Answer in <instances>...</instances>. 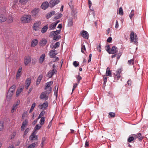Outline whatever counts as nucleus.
<instances>
[{
	"instance_id": "2eb2a0df",
	"label": "nucleus",
	"mask_w": 148,
	"mask_h": 148,
	"mask_svg": "<svg viewBox=\"0 0 148 148\" xmlns=\"http://www.w3.org/2000/svg\"><path fill=\"white\" fill-rule=\"evenodd\" d=\"M38 43V41L37 39H35L32 40L31 42V46L34 47L36 46Z\"/></svg>"
},
{
	"instance_id": "338daca9",
	"label": "nucleus",
	"mask_w": 148,
	"mask_h": 148,
	"mask_svg": "<svg viewBox=\"0 0 148 148\" xmlns=\"http://www.w3.org/2000/svg\"><path fill=\"white\" fill-rule=\"evenodd\" d=\"M91 57H92V54H90L89 55V59H88V62H90L91 61Z\"/></svg>"
},
{
	"instance_id": "5fc2aeb1",
	"label": "nucleus",
	"mask_w": 148,
	"mask_h": 148,
	"mask_svg": "<svg viewBox=\"0 0 148 148\" xmlns=\"http://www.w3.org/2000/svg\"><path fill=\"white\" fill-rule=\"evenodd\" d=\"M134 140V138L133 137H130L129 138L128 141L129 142H130Z\"/></svg>"
},
{
	"instance_id": "f257e3e1",
	"label": "nucleus",
	"mask_w": 148,
	"mask_h": 148,
	"mask_svg": "<svg viewBox=\"0 0 148 148\" xmlns=\"http://www.w3.org/2000/svg\"><path fill=\"white\" fill-rule=\"evenodd\" d=\"M21 20L24 23H29L32 20L31 16L29 14L24 15L21 18Z\"/></svg>"
},
{
	"instance_id": "bb28decb",
	"label": "nucleus",
	"mask_w": 148,
	"mask_h": 148,
	"mask_svg": "<svg viewBox=\"0 0 148 148\" xmlns=\"http://www.w3.org/2000/svg\"><path fill=\"white\" fill-rule=\"evenodd\" d=\"M71 10H72V14L73 16H74V17L75 16V15H76L77 14V12L75 9H74L73 8H71Z\"/></svg>"
},
{
	"instance_id": "680f3d73",
	"label": "nucleus",
	"mask_w": 148,
	"mask_h": 148,
	"mask_svg": "<svg viewBox=\"0 0 148 148\" xmlns=\"http://www.w3.org/2000/svg\"><path fill=\"white\" fill-rule=\"evenodd\" d=\"M15 88H16V86H15V85H13L10 88V89H11V90H15Z\"/></svg>"
},
{
	"instance_id": "f3484780",
	"label": "nucleus",
	"mask_w": 148,
	"mask_h": 148,
	"mask_svg": "<svg viewBox=\"0 0 148 148\" xmlns=\"http://www.w3.org/2000/svg\"><path fill=\"white\" fill-rule=\"evenodd\" d=\"M6 17L3 14H0V23L5 22L6 20Z\"/></svg>"
},
{
	"instance_id": "e2e57ef3",
	"label": "nucleus",
	"mask_w": 148,
	"mask_h": 148,
	"mask_svg": "<svg viewBox=\"0 0 148 148\" xmlns=\"http://www.w3.org/2000/svg\"><path fill=\"white\" fill-rule=\"evenodd\" d=\"M77 85V84H74L73 86V88L72 91H73L76 88Z\"/></svg>"
},
{
	"instance_id": "ddd939ff",
	"label": "nucleus",
	"mask_w": 148,
	"mask_h": 148,
	"mask_svg": "<svg viewBox=\"0 0 148 148\" xmlns=\"http://www.w3.org/2000/svg\"><path fill=\"white\" fill-rule=\"evenodd\" d=\"M39 12V9L38 8H35L33 10L31 13L33 16H36L37 15Z\"/></svg>"
},
{
	"instance_id": "bf43d9fd",
	"label": "nucleus",
	"mask_w": 148,
	"mask_h": 148,
	"mask_svg": "<svg viewBox=\"0 0 148 148\" xmlns=\"http://www.w3.org/2000/svg\"><path fill=\"white\" fill-rule=\"evenodd\" d=\"M16 134V133L15 132L13 133L11 135V139H12L14 138L15 135Z\"/></svg>"
},
{
	"instance_id": "0e129e2a",
	"label": "nucleus",
	"mask_w": 148,
	"mask_h": 148,
	"mask_svg": "<svg viewBox=\"0 0 148 148\" xmlns=\"http://www.w3.org/2000/svg\"><path fill=\"white\" fill-rule=\"evenodd\" d=\"M112 38L111 37H109L108 38L107 40V41L108 42H110L112 41Z\"/></svg>"
},
{
	"instance_id": "e433bc0d",
	"label": "nucleus",
	"mask_w": 148,
	"mask_h": 148,
	"mask_svg": "<svg viewBox=\"0 0 148 148\" xmlns=\"http://www.w3.org/2000/svg\"><path fill=\"white\" fill-rule=\"evenodd\" d=\"M22 90L23 88H21L20 89H18L16 92V96L18 95L22 91Z\"/></svg>"
},
{
	"instance_id": "4468645a",
	"label": "nucleus",
	"mask_w": 148,
	"mask_h": 148,
	"mask_svg": "<svg viewBox=\"0 0 148 148\" xmlns=\"http://www.w3.org/2000/svg\"><path fill=\"white\" fill-rule=\"evenodd\" d=\"M27 123L28 120H25L23 122L22 125L21 127V130L22 131L24 130L25 128L27 125Z\"/></svg>"
},
{
	"instance_id": "052dcab7",
	"label": "nucleus",
	"mask_w": 148,
	"mask_h": 148,
	"mask_svg": "<svg viewBox=\"0 0 148 148\" xmlns=\"http://www.w3.org/2000/svg\"><path fill=\"white\" fill-rule=\"evenodd\" d=\"M77 78V82L79 83L80 80L82 79V77L81 76H80L79 75H78Z\"/></svg>"
},
{
	"instance_id": "2f4dec72",
	"label": "nucleus",
	"mask_w": 148,
	"mask_h": 148,
	"mask_svg": "<svg viewBox=\"0 0 148 148\" xmlns=\"http://www.w3.org/2000/svg\"><path fill=\"white\" fill-rule=\"evenodd\" d=\"M38 143H33L32 144L30 145L27 147V148H34L35 146L37 145Z\"/></svg>"
},
{
	"instance_id": "a19ab883",
	"label": "nucleus",
	"mask_w": 148,
	"mask_h": 148,
	"mask_svg": "<svg viewBox=\"0 0 148 148\" xmlns=\"http://www.w3.org/2000/svg\"><path fill=\"white\" fill-rule=\"evenodd\" d=\"M55 15H56V16L55 17V18L56 19H58L60 18L62 16V14L60 13L56 14Z\"/></svg>"
},
{
	"instance_id": "aec40b11",
	"label": "nucleus",
	"mask_w": 148,
	"mask_h": 148,
	"mask_svg": "<svg viewBox=\"0 0 148 148\" xmlns=\"http://www.w3.org/2000/svg\"><path fill=\"white\" fill-rule=\"evenodd\" d=\"M117 52V48L115 46L113 47L111 50V53L113 54Z\"/></svg>"
},
{
	"instance_id": "b1692460",
	"label": "nucleus",
	"mask_w": 148,
	"mask_h": 148,
	"mask_svg": "<svg viewBox=\"0 0 148 148\" xmlns=\"http://www.w3.org/2000/svg\"><path fill=\"white\" fill-rule=\"evenodd\" d=\"M48 28L47 25L44 26L41 29V32L42 33H45L46 32Z\"/></svg>"
},
{
	"instance_id": "79ce46f5",
	"label": "nucleus",
	"mask_w": 148,
	"mask_h": 148,
	"mask_svg": "<svg viewBox=\"0 0 148 148\" xmlns=\"http://www.w3.org/2000/svg\"><path fill=\"white\" fill-rule=\"evenodd\" d=\"M137 138H138L139 140H142L143 139V137L141 136V133H139L136 135Z\"/></svg>"
},
{
	"instance_id": "20e7f679",
	"label": "nucleus",
	"mask_w": 148,
	"mask_h": 148,
	"mask_svg": "<svg viewBox=\"0 0 148 148\" xmlns=\"http://www.w3.org/2000/svg\"><path fill=\"white\" fill-rule=\"evenodd\" d=\"M53 82L52 81L48 82L46 83V85L45 89L47 90V93H50L51 91V86L53 84Z\"/></svg>"
},
{
	"instance_id": "c756f323",
	"label": "nucleus",
	"mask_w": 148,
	"mask_h": 148,
	"mask_svg": "<svg viewBox=\"0 0 148 148\" xmlns=\"http://www.w3.org/2000/svg\"><path fill=\"white\" fill-rule=\"evenodd\" d=\"M45 119V117H41L40 122V124L41 125H43L44 124Z\"/></svg>"
},
{
	"instance_id": "9b49d317",
	"label": "nucleus",
	"mask_w": 148,
	"mask_h": 148,
	"mask_svg": "<svg viewBox=\"0 0 148 148\" xmlns=\"http://www.w3.org/2000/svg\"><path fill=\"white\" fill-rule=\"evenodd\" d=\"M57 54V51L53 49L50 51L49 55L50 58H53Z\"/></svg>"
},
{
	"instance_id": "7c9ffc66",
	"label": "nucleus",
	"mask_w": 148,
	"mask_h": 148,
	"mask_svg": "<svg viewBox=\"0 0 148 148\" xmlns=\"http://www.w3.org/2000/svg\"><path fill=\"white\" fill-rule=\"evenodd\" d=\"M28 0H19V2L21 4L25 5L28 1Z\"/></svg>"
},
{
	"instance_id": "09e8293b",
	"label": "nucleus",
	"mask_w": 148,
	"mask_h": 148,
	"mask_svg": "<svg viewBox=\"0 0 148 148\" xmlns=\"http://www.w3.org/2000/svg\"><path fill=\"white\" fill-rule=\"evenodd\" d=\"M106 75H104L103 76V81L104 84H105L106 83V82H107V77H106Z\"/></svg>"
},
{
	"instance_id": "5701e85b",
	"label": "nucleus",
	"mask_w": 148,
	"mask_h": 148,
	"mask_svg": "<svg viewBox=\"0 0 148 148\" xmlns=\"http://www.w3.org/2000/svg\"><path fill=\"white\" fill-rule=\"evenodd\" d=\"M31 82V79L30 78L27 79L26 80L25 83L26 85V88L27 89L29 86Z\"/></svg>"
},
{
	"instance_id": "3c124183",
	"label": "nucleus",
	"mask_w": 148,
	"mask_h": 148,
	"mask_svg": "<svg viewBox=\"0 0 148 148\" xmlns=\"http://www.w3.org/2000/svg\"><path fill=\"white\" fill-rule=\"evenodd\" d=\"M73 64L75 67H76L78 66L79 63L76 61H75L73 62Z\"/></svg>"
},
{
	"instance_id": "de8ad7c7",
	"label": "nucleus",
	"mask_w": 148,
	"mask_h": 148,
	"mask_svg": "<svg viewBox=\"0 0 148 148\" xmlns=\"http://www.w3.org/2000/svg\"><path fill=\"white\" fill-rule=\"evenodd\" d=\"M41 127V125H39L37 124L36 125L35 127L34 130H39Z\"/></svg>"
},
{
	"instance_id": "4be33fe9",
	"label": "nucleus",
	"mask_w": 148,
	"mask_h": 148,
	"mask_svg": "<svg viewBox=\"0 0 148 148\" xmlns=\"http://www.w3.org/2000/svg\"><path fill=\"white\" fill-rule=\"evenodd\" d=\"M45 55L43 54L40 57L39 62L40 63L42 64L45 59Z\"/></svg>"
},
{
	"instance_id": "774afa93",
	"label": "nucleus",
	"mask_w": 148,
	"mask_h": 148,
	"mask_svg": "<svg viewBox=\"0 0 148 148\" xmlns=\"http://www.w3.org/2000/svg\"><path fill=\"white\" fill-rule=\"evenodd\" d=\"M29 128L26 129L24 132V135H26L29 132Z\"/></svg>"
},
{
	"instance_id": "dca6fc26",
	"label": "nucleus",
	"mask_w": 148,
	"mask_h": 148,
	"mask_svg": "<svg viewBox=\"0 0 148 148\" xmlns=\"http://www.w3.org/2000/svg\"><path fill=\"white\" fill-rule=\"evenodd\" d=\"M49 6V3L47 2H45L43 3L41 5V8L44 10L46 9Z\"/></svg>"
},
{
	"instance_id": "cd10ccee",
	"label": "nucleus",
	"mask_w": 148,
	"mask_h": 148,
	"mask_svg": "<svg viewBox=\"0 0 148 148\" xmlns=\"http://www.w3.org/2000/svg\"><path fill=\"white\" fill-rule=\"evenodd\" d=\"M55 13V12L54 11H53L49 13L47 15V18H49L51 17L52 15H54Z\"/></svg>"
},
{
	"instance_id": "f704fd0d",
	"label": "nucleus",
	"mask_w": 148,
	"mask_h": 148,
	"mask_svg": "<svg viewBox=\"0 0 148 148\" xmlns=\"http://www.w3.org/2000/svg\"><path fill=\"white\" fill-rule=\"evenodd\" d=\"M35 134L34 132L32 135H31L29 137V140H34V137L35 136Z\"/></svg>"
},
{
	"instance_id": "473e14b6",
	"label": "nucleus",
	"mask_w": 148,
	"mask_h": 148,
	"mask_svg": "<svg viewBox=\"0 0 148 148\" xmlns=\"http://www.w3.org/2000/svg\"><path fill=\"white\" fill-rule=\"evenodd\" d=\"M43 77V76L42 75H40L38 77V79L37 80V83H36L37 84H38L40 82L41 79H42Z\"/></svg>"
},
{
	"instance_id": "c9c22d12",
	"label": "nucleus",
	"mask_w": 148,
	"mask_h": 148,
	"mask_svg": "<svg viewBox=\"0 0 148 148\" xmlns=\"http://www.w3.org/2000/svg\"><path fill=\"white\" fill-rule=\"evenodd\" d=\"M134 10H132L130 13L129 17L131 19H132L134 16Z\"/></svg>"
},
{
	"instance_id": "4d7b16f0",
	"label": "nucleus",
	"mask_w": 148,
	"mask_h": 148,
	"mask_svg": "<svg viewBox=\"0 0 148 148\" xmlns=\"http://www.w3.org/2000/svg\"><path fill=\"white\" fill-rule=\"evenodd\" d=\"M59 60V58L58 57H55L52 60L53 62H55L56 61H58Z\"/></svg>"
},
{
	"instance_id": "1a4fd4ad",
	"label": "nucleus",
	"mask_w": 148,
	"mask_h": 148,
	"mask_svg": "<svg viewBox=\"0 0 148 148\" xmlns=\"http://www.w3.org/2000/svg\"><path fill=\"white\" fill-rule=\"evenodd\" d=\"M48 102L45 101L43 104L39 105L38 107L40 109H45L46 108L48 107Z\"/></svg>"
},
{
	"instance_id": "6e6d98bb",
	"label": "nucleus",
	"mask_w": 148,
	"mask_h": 148,
	"mask_svg": "<svg viewBox=\"0 0 148 148\" xmlns=\"http://www.w3.org/2000/svg\"><path fill=\"white\" fill-rule=\"evenodd\" d=\"M55 36H56V35L55 34L54 32L52 31L50 33L49 36L50 37H52L53 36H54V37Z\"/></svg>"
},
{
	"instance_id": "c03bdc74",
	"label": "nucleus",
	"mask_w": 148,
	"mask_h": 148,
	"mask_svg": "<svg viewBox=\"0 0 148 148\" xmlns=\"http://www.w3.org/2000/svg\"><path fill=\"white\" fill-rule=\"evenodd\" d=\"M128 63L129 65H133L134 64V60L133 59H132L130 60H128Z\"/></svg>"
},
{
	"instance_id": "864d4df0",
	"label": "nucleus",
	"mask_w": 148,
	"mask_h": 148,
	"mask_svg": "<svg viewBox=\"0 0 148 148\" xmlns=\"http://www.w3.org/2000/svg\"><path fill=\"white\" fill-rule=\"evenodd\" d=\"M61 30H57L56 31H54L55 33V34L56 35H57V34H59Z\"/></svg>"
},
{
	"instance_id": "393cba45",
	"label": "nucleus",
	"mask_w": 148,
	"mask_h": 148,
	"mask_svg": "<svg viewBox=\"0 0 148 148\" xmlns=\"http://www.w3.org/2000/svg\"><path fill=\"white\" fill-rule=\"evenodd\" d=\"M56 25L54 22L51 24L49 27L50 30H53L54 29Z\"/></svg>"
},
{
	"instance_id": "a211bd4d",
	"label": "nucleus",
	"mask_w": 148,
	"mask_h": 148,
	"mask_svg": "<svg viewBox=\"0 0 148 148\" xmlns=\"http://www.w3.org/2000/svg\"><path fill=\"white\" fill-rule=\"evenodd\" d=\"M60 45V43L59 42H56L55 45L52 44L50 45V47L52 49H56L59 47Z\"/></svg>"
},
{
	"instance_id": "423d86ee",
	"label": "nucleus",
	"mask_w": 148,
	"mask_h": 148,
	"mask_svg": "<svg viewBox=\"0 0 148 148\" xmlns=\"http://www.w3.org/2000/svg\"><path fill=\"white\" fill-rule=\"evenodd\" d=\"M56 72L57 71L55 69H53L52 70H51L49 71L47 75V76L49 78H50L54 75L56 74Z\"/></svg>"
},
{
	"instance_id": "37998d69",
	"label": "nucleus",
	"mask_w": 148,
	"mask_h": 148,
	"mask_svg": "<svg viewBox=\"0 0 148 148\" xmlns=\"http://www.w3.org/2000/svg\"><path fill=\"white\" fill-rule=\"evenodd\" d=\"M84 51H86V48L85 46L83 45H82L81 46V52L82 53H84Z\"/></svg>"
},
{
	"instance_id": "a878e982",
	"label": "nucleus",
	"mask_w": 148,
	"mask_h": 148,
	"mask_svg": "<svg viewBox=\"0 0 148 148\" xmlns=\"http://www.w3.org/2000/svg\"><path fill=\"white\" fill-rule=\"evenodd\" d=\"M13 93H11V92L8 91L6 96V98L7 99L10 100L11 99V97L13 95Z\"/></svg>"
},
{
	"instance_id": "f03ea898",
	"label": "nucleus",
	"mask_w": 148,
	"mask_h": 148,
	"mask_svg": "<svg viewBox=\"0 0 148 148\" xmlns=\"http://www.w3.org/2000/svg\"><path fill=\"white\" fill-rule=\"evenodd\" d=\"M130 38L131 42L134 43V44L137 45L138 43L137 36L136 34H134L133 32H131Z\"/></svg>"
},
{
	"instance_id": "412c9836",
	"label": "nucleus",
	"mask_w": 148,
	"mask_h": 148,
	"mask_svg": "<svg viewBox=\"0 0 148 148\" xmlns=\"http://www.w3.org/2000/svg\"><path fill=\"white\" fill-rule=\"evenodd\" d=\"M112 72L109 67L107 68L106 73V75L107 76H111Z\"/></svg>"
},
{
	"instance_id": "13d9d810",
	"label": "nucleus",
	"mask_w": 148,
	"mask_h": 148,
	"mask_svg": "<svg viewBox=\"0 0 148 148\" xmlns=\"http://www.w3.org/2000/svg\"><path fill=\"white\" fill-rule=\"evenodd\" d=\"M121 72V71L120 69H118L116 72V74L120 75V73Z\"/></svg>"
},
{
	"instance_id": "f8f14e48",
	"label": "nucleus",
	"mask_w": 148,
	"mask_h": 148,
	"mask_svg": "<svg viewBox=\"0 0 148 148\" xmlns=\"http://www.w3.org/2000/svg\"><path fill=\"white\" fill-rule=\"evenodd\" d=\"M31 58L30 56H27L25 58L24 63L25 65H27L31 61Z\"/></svg>"
},
{
	"instance_id": "6e6552de",
	"label": "nucleus",
	"mask_w": 148,
	"mask_h": 148,
	"mask_svg": "<svg viewBox=\"0 0 148 148\" xmlns=\"http://www.w3.org/2000/svg\"><path fill=\"white\" fill-rule=\"evenodd\" d=\"M59 0H51L49 2V6L52 8L59 2Z\"/></svg>"
},
{
	"instance_id": "ea45409f",
	"label": "nucleus",
	"mask_w": 148,
	"mask_h": 148,
	"mask_svg": "<svg viewBox=\"0 0 148 148\" xmlns=\"http://www.w3.org/2000/svg\"><path fill=\"white\" fill-rule=\"evenodd\" d=\"M3 129V123L2 121H0V131L2 130Z\"/></svg>"
},
{
	"instance_id": "72a5a7b5",
	"label": "nucleus",
	"mask_w": 148,
	"mask_h": 148,
	"mask_svg": "<svg viewBox=\"0 0 148 148\" xmlns=\"http://www.w3.org/2000/svg\"><path fill=\"white\" fill-rule=\"evenodd\" d=\"M36 106V103H34L31 108L30 109V111H29V113H31L34 110V107H35Z\"/></svg>"
},
{
	"instance_id": "6ab92c4d",
	"label": "nucleus",
	"mask_w": 148,
	"mask_h": 148,
	"mask_svg": "<svg viewBox=\"0 0 148 148\" xmlns=\"http://www.w3.org/2000/svg\"><path fill=\"white\" fill-rule=\"evenodd\" d=\"M73 18L71 17H70L68 20V25L69 27H71L73 25Z\"/></svg>"
},
{
	"instance_id": "c85d7f7f",
	"label": "nucleus",
	"mask_w": 148,
	"mask_h": 148,
	"mask_svg": "<svg viewBox=\"0 0 148 148\" xmlns=\"http://www.w3.org/2000/svg\"><path fill=\"white\" fill-rule=\"evenodd\" d=\"M47 42V40L45 39H42L40 41V44L42 45H45Z\"/></svg>"
},
{
	"instance_id": "8fccbe9b",
	"label": "nucleus",
	"mask_w": 148,
	"mask_h": 148,
	"mask_svg": "<svg viewBox=\"0 0 148 148\" xmlns=\"http://www.w3.org/2000/svg\"><path fill=\"white\" fill-rule=\"evenodd\" d=\"M121 76L120 75L116 74L114 77L115 79L118 80L120 78Z\"/></svg>"
},
{
	"instance_id": "9d476101",
	"label": "nucleus",
	"mask_w": 148,
	"mask_h": 148,
	"mask_svg": "<svg viewBox=\"0 0 148 148\" xmlns=\"http://www.w3.org/2000/svg\"><path fill=\"white\" fill-rule=\"evenodd\" d=\"M82 36L84 38L88 39L89 37L88 33L86 31H83L81 33Z\"/></svg>"
},
{
	"instance_id": "7ed1b4c3",
	"label": "nucleus",
	"mask_w": 148,
	"mask_h": 148,
	"mask_svg": "<svg viewBox=\"0 0 148 148\" xmlns=\"http://www.w3.org/2000/svg\"><path fill=\"white\" fill-rule=\"evenodd\" d=\"M41 24V22L40 21H36L33 24L32 26V29L33 30L37 32L40 29V25Z\"/></svg>"
},
{
	"instance_id": "39448f33",
	"label": "nucleus",
	"mask_w": 148,
	"mask_h": 148,
	"mask_svg": "<svg viewBox=\"0 0 148 148\" xmlns=\"http://www.w3.org/2000/svg\"><path fill=\"white\" fill-rule=\"evenodd\" d=\"M49 94L47 93V90H46V91L42 92L40 96V99H44L45 100H47L48 99V94Z\"/></svg>"
},
{
	"instance_id": "49530a36",
	"label": "nucleus",
	"mask_w": 148,
	"mask_h": 148,
	"mask_svg": "<svg viewBox=\"0 0 148 148\" xmlns=\"http://www.w3.org/2000/svg\"><path fill=\"white\" fill-rule=\"evenodd\" d=\"M119 14L121 15H123V11L121 7H120L119 8Z\"/></svg>"
},
{
	"instance_id": "0eeeda50",
	"label": "nucleus",
	"mask_w": 148,
	"mask_h": 148,
	"mask_svg": "<svg viewBox=\"0 0 148 148\" xmlns=\"http://www.w3.org/2000/svg\"><path fill=\"white\" fill-rule=\"evenodd\" d=\"M20 101L18 100L17 101L16 103H14L13 106L12 108L11 111V112L12 113H14L15 111H16V108H17L18 106L20 104Z\"/></svg>"
},
{
	"instance_id": "58836bf2",
	"label": "nucleus",
	"mask_w": 148,
	"mask_h": 148,
	"mask_svg": "<svg viewBox=\"0 0 148 148\" xmlns=\"http://www.w3.org/2000/svg\"><path fill=\"white\" fill-rule=\"evenodd\" d=\"M45 140H46V138L45 137H44L42 138V140L41 143L40 145L42 147H43L44 145V144L45 143Z\"/></svg>"
},
{
	"instance_id": "69168bd1",
	"label": "nucleus",
	"mask_w": 148,
	"mask_h": 148,
	"mask_svg": "<svg viewBox=\"0 0 148 148\" xmlns=\"http://www.w3.org/2000/svg\"><path fill=\"white\" fill-rule=\"evenodd\" d=\"M21 73H17L16 75V79H18V78H19V77H20V76H21Z\"/></svg>"
},
{
	"instance_id": "a18cd8bd",
	"label": "nucleus",
	"mask_w": 148,
	"mask_h": 148,
	"mask_svg": "<svg viewBox=\"0 0 148 148\" xmlns=\"http://www.w3.org/2000/svg\"><path fill=\"white\" fill-rule=\"evenodd\" d=\"M55 90H54V93L55 95H56V96H57L58 90V87L57 86H56L55 88Z\"/></svg>"
},
{
	"instance_id": "603ef678",
	"label": "nucleus",
	"mask_w": 148,
	"mask_h": 148,
	"mask_svg": "<svg viewBox=\"0 0 148 148\" xmlns=\"http://www.w3.org/2000/svg\"><path fill=\"white\" fill-rule=\"evenodd\" d=\"M109 115L111 117H114L115 116V114L113 112H110Z\"/></svg>"
},
{
	"instance_id": "4c0bfd02",
	"label": "nucleus",
	"mask_w": 148,
	"mask_h": 148,
	"mask_svg": "<svg viewBox=\"0 0 148 148\" xmlns=\"http://www.w3.org/2000/svg\"><path fill=\"white\" fill-rule=\"evenodd\" d=\"M106 47V51L108 52V53L109 54H111V51H110V48L109 45H107Z\"/></svg>"
}]
</instances>
